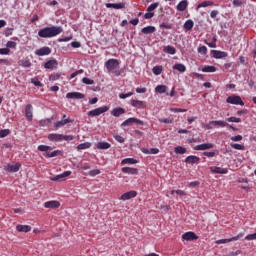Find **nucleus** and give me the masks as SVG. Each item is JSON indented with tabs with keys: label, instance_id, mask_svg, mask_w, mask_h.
Returning <instances> with one entry per match:
<instances>
[{
	"label": "nucleus",
	"instance_id": "obj_64",
	"mask_svg": "<svg viewBox=\"0 0 256 256\" xmlns=\"http://www.w3.org/2000/svg\"><path fill=\"white\" fill-rule=\"evenodd\" d=\"M204 157H215V152H203Z\"/></svg>",
	"mask_w": 256,
	"mask_h": 256
},
{
	"label": "nucleus",
	"instance_id": "obj_17",
	"mask_svg": "<svg viewBox=\"0 0 256 256\" xmlns=\"http://www.w3.org/2000/svg\"><path fill=\"white\" fill-rule=\"evenodd\" d=\"M66 99H85V95L81 92H70L66 94Z\"/></svg>",
	"mask_w": 256,
	"mask_h": 256
},
{
	"label": "nucleus",
	"instance_id": "obj_3",
	"mask_svg": "<svg viewBox=\"0 0 256 256\" xmlns=\"http://www.w3.org/2000/svg\"><path fill=\"white\" fill-rule=\"evenodd\" d=\"M105 67L108 73H115V75H119V72L115 71V69H119V60L113 58L109 59L106 61Z\"/></svg>",
	"mask_w": 256,
	"mask_h": 256
},
{
	"label": "nucleus",
	"instance_id": "obj_57",
	"mask_svg": "<svg viewBox=\"0 0 256 256\" xmlns=\"http://www.w3.org/2000/svg\"><path fill=\"white\" fill-rule=\"evenodd\" d=\"M101 173V170L94 169L89 172L90 177H95L96 175H99Z\"/></svg>",
	"mask_w": 256,
	"mask_h": 256
},
{
	"label": "nucleus",
	"instance_id": "obj_13",
	"mask_svg": "<svg viewBox=\"0 0 256 256\" xmlns=\"http://www.w3.org/2000/svg\"><path fill=\"white\" fill-rule=\"evenodd\" d=\"M182 239L184 241H197L199 236L195 234V232H186L182 235Z\"/></svg>",
	"mask_w": 256,
	"mask_h": 256
},
{
	"label": "nucleus",
	"instance_id": "obj_2",
	"mask_svg": "<svg viewBox=\"0 0 256 256\" xmlns=\"http://www.w3.org/2000/svg\"><path fill=\"white\" fill-rule=\"evenodd\" d=\"M52 150L53 148L51 146H47V145L38 146V151H42L44 157H47L48 159H51L52 157H57V155H61V150H55L53 152H49Z\"/></svg>",
	"mask_w": 256,
	"mask_h": 256
},
{
	"label": "nucleus",
	"instance_id": "obj_21",
	"mask_svg": "<svg viewBox=\"0 0 256 256\" xmlns=\"http://www.w3.org/2000/svg\"><path fill=\"white\" fill-rule=\"evenodd\" d=\"M45 69H57L59 67V62L57 60H49L44 64Z\"/></svg>",
	"mask_w": 256,
	"mask_h": 256
},
{
	"label": "nucleus",
	"instance_id": "obj_34",
	"mask_svg": "<svg viewBox=\"0 0 256 256\" xmlns=\"http://www.w3.org/2000/svg\"><path fill=\"white\" fill-rule=\"evenodd\" d=\"M138 163L135 158H126L121 161V165H136Z\"/></svg>",
	"mask_w": 256,
	"mask_h": 256
},
{
	"label": "nucleus",
	"instance_id": "obj_27",
	"mask_svg": "<svg viewBox=\"0 0 256 256\" xmlns=\"http://www.w3.org/2000/svg\"><path fill=\"white\" fill-rule=\"evenodd\" d=\"M140 150L144 153V155H157V153H159L158 148H151V149L141 148Z\"/></svg>",
	"mask_w": 256,
	"mask_h": 256
},
{
	"label": "nucleus",
	"instance_id": "obj_12",
	"mask_svg": "<svg viewBox=\"0 0 256 256\" xmlns=\"http://www.w3.org/2000/svg\"><path fill=\"white\" fill-rule=\"evenodd\" d=\"M35 55L38 57H44L45 55H51V48L44 46L35 51Z\"/></svg>",
	"mask_w": 256,
	"mask_h": 256
},
{
	"label": "nucleus",
	"instance_id": "obj_15",
	"mask_svg": "<svg viewBox=\"0 0 256 256\" xmlns=\"http://www.w3.org/2000/svg\"><path fill=\"white\" fill-rule=\"evenodd\" d=\"M215 145L213 143L199 144L194 147L195 151H207V149H213Z\"/></svg>",
	"mask_w": 256,
	"mask_h": 256
},
{
	"label": "nucleus",
	"instance_id": "obj_20",
	"mask_svg": "<svg viewBox=\"0 0 256 256\" xmlns=\"http://www.w3.org/2000/svg\"><path fill=\"white\" fill-rule=\"evenodd\" d=\"M25 116L29 121H33V105L31 104L26 105Z\"/></svg>",
	"mask_w": 256,
	"mask_h": 256
},
{
	"label": "nucleus",
	"instance_id": "obj_40",
	"mask_svg": "<svg viewBox=\"0 0 256 256\" xmlns=\"http://www.w3.org/2000/svg\"><path fill=\"white\" fill-rule=\"evenodd\" d=\"M195 23L193 22V20H187L185 23H184V29L186 31H191V29H193Z\"/></svg>",
	"mask_w": 256,
	"mask_h": 256
},
{
	"label": "nucleus",
	"instance_id": "obj_25",
	"mask_svg": "<svg viewBox=\"0 0 256 256\" xmlns=\"http://www.w3.org/2000/svg\"><path fill=\"white\" fill-rule=\"evenodd\" d=\"M172 69H174V71H179V73H185V71H187V67L182 63L174 64Z\"/></svg>",
	"mask_w": 256,
	"mask_h": 256
},
{
	"label": "nucleus",
	"instance_id": "obj_29",
	"mask_svg": "<svg viewBox=\"0 0 256 256\" xmlns=\"http://www.w3.org/2000/svg\"><path fill=\"white\" fill-rule=\"evenodd\" d=\"M189 6V3L187 2V0H182L178 3V5L176 6L177 11H185L187 9V7Z\"/></svg>",
	"mask_w": 256,
	"mask_h": 256
},
{
	"label": "nucleus",
	"instance_id": "obj_60",
	"mask_svg": "<svg viewBox=\"0 0 256 256\" xmlns=\"http://www.w3.org/2000/svg\"><path fill=\"white\" fill-rule=\"evenodd\" d=\"M21 65H22V67L29 68V67H31V61H29V60H22L21 61Z\"/></svg>",
	"mask_w": 256,
	"mask_h": 256
},
{
	"label": "nucleus",
	"instance_id": "obj_44",
	"mask_svg": "<svg viewBox=\"0 0 256 256\" xmlns=\"http://www.w3.org/2000/svg\"><path fill=\"white\" fill-rule=\"evenodd\" d=\"M61 79L60 73H53L49 76V81H59Z\"/></svg>",
	"mask_w": 256,
	"mask_h": 256
},
{
	"label": "nucleus",
	"instance_id": "obj_48",
	"mask_svg": "<svg viewBox=\"0 0 256 256\" xmlns=\"http://www.w3.org/2000/svg\"><path fill=\"white\" fill-rule=\"evenodd\" d=\"M31 83L35 85V87H43V83H41L38 78H32Z\"/></svg>",
	"mask_w": 256,
	"mask_h": 256
},
{
	"label": "nucleus",
	"instance_id": "obj_6",
	"mask_svg": "<svg viewBox=\"0 0 256 256\" xmlns=\"http://www.w3.org/2000/svg\"><path fill=\"white\" fill-rule=\"evenodd\" d=\"M244 236H245V233L241 232L237 236H234V237L229 238V239L216 240L215 243H216V245H223L225 243H231L232 241H239V239H241Z\"/></svg>",
	"mask_w": 256,
	"mask_h": 256
},
{
	"label": "nucleus",
	"instance_id": "obj_37",
	"mask_svg": "<svg viewBox=\"0 0 256 256\" xmlns=\"http://www.w3.org/2000/svg\"><path fill=\"white\" fill-rule=\"evenodd\" d=\"M174 152L177 155H185V153H187V148L182 147V146H177L174 148Z\"/></svg>",
	"mask_w": 256,
	"mask_h": 256
},
{
	"label": "nucleus",
	"instance_id": "obj_41",
	"mask_svg": "<svg viewBox=\"0 0 256 256\" xmlns=\"http://www.w3.org/2000/svg\"><path fill=\"white\" fill-rule=\"evenodd\" d=\"M230 147H232V149H236L237 151H245V146L242 144L230 143Z\"/></svg>",
	"mask_w": 256,
	"mask_h": 256
},
{
	"label": "nucleus",
	"instance_id": "obj_45",
	"mask_svg": "<svg viewBox=\"0 0 256 256\" xmlns=\"http://www.w3.org/2000/svg\"><path fill=\"white\" fill-rule=\"evenodd\" d=\"M39 125L40 127H49L51 125V119L40 120Z\"/></svg>",
	"mask_w": 256,
	"mask_h": 256
},
{
	"label": "nucleus",
	"instance_id": "obj_19",
	"mask_svg": "<svg viewBox=\"0 0 256 256\" xmlns=\"http://www.w3.org/2000/svg\"><path fill=\"white\" fill-rule=\"evenodd\" d=\"M121 171L126 173V175H139V169L137 168L123 167Z\"/></svg>",
	"mask_w": 256,
	"mask_h": 256
},
{
	"label": "nucleus",
	"instance_id": "obj_24",
	"mask_svg": "<svg viewBox=\"0 0 256 256\" xmlns=\"http://www.w3.org/2000/svg\"><path fill=\"white\" fill-rule=\"evenodd\" d=\"M199 161H201V159L197 156H188L186 159H185V163H188L189 165H195V163H199Z\"/></svg>",
	"mask_w": 256,
	"mask_h": 256
},
{
	"label": "nucleus",
	"instance_id": "obj_51",
	"mask_svg": "<svg viewBox=\"0 0 256 256\" xmlns=\"http://www.w3.org/2000/svg\"><path fill=\"white\" fill-rule=\"evenodd\" d=\"M170 111L172 113H187V109L182 108H170Z\"/></svg>",
	"mask_w": 256,
	"mask_h": 256
},
{
	"label": "nucleus",
	"instance_id": "obj_43",
	"mask_svg": "<svg viewBox=\"0 0 256 256\" xmlns=\"http://www.w3.org/2000/svg\"><path fill=\"white\" fill-rule=\"evenodd\" d=\"M152 73L154 75H161V73H163V66H155V67H153Z\"/></svg>",
	"mask_w": 256,
	"mask_h": 256
},
{
	"label": "nucleus",
	"instance_id": "obj_39",
	"mask_svg": "<svg viewBox=\"0 0 256 256\" xmlns=\"http://www.w3.org/2000/svg\"><path fill=\"white\" fill-rule=\"evenodd\" d=\"M90 147H91V142H84V143L79 144V145L77 146V150H78V151H83V150H85V149H90Z\"/></svg>",
	"mask_w": 256,
	"mask_h": 256
},
{
	"label": "nucleus",
	"instance_id": "obj_14",
	"mask_svg": "<svg viewBox=\"0 0 256 256\" xmlns=\"http://www.w3.org/2000/svg\"><path fill=\"white\" fill-rule=\"evenodd\" d=\"M44 207L46 209H59L61 207V203L57 200H51L44 203Z\"/></svg>",
	"mask_w": 256,
	"mask_h": 256
},
{
	"label": "nucleus",
	"instance_id": "obj_56",
	"mask_svg": "<svg viewBox=\"0 0 256 256\" xmlns=\"http://www.w3.org/2000/svg\"><path fill=\"white\" fill-rule=\"evenodd\" d=\"M131 96H133V92H128L126 94L124 93L119 94L120 99H127V97H131Z\"/></svg>",
	"mask_w": 256,
	"mask_h": 256
},
{
	"label": "nucleus",
	"instance_id": "obj_10",
	"mask_svg": "<svg viewBox=\"0 0 256 256\" xmlns=\"http://www.w3.org/2000/svg\"><path fill=\"white\" fill-rule=\"evenodd\" d=\"M130 104L132 105V107H135L136 109H146L147 108V103L145 101H141V100L132 99V100H130Z\"/></svg>",
	"mask_w": 256,
	"mask_h": 256
},
{
	"label": "nucleus",
	"instance_id": "obj_33",
	"mask_svg": "<svg viewBox=\"0 0 256 256\" xmlns=\"http://www.w3.org/2000/svg\"><path fill=\"white\" fill-rule=\"evenodd\" d=\"M217 71V67L211 65H205L202 68L203 73H215Z\"/></svg>",
	"mask_w": 256,
	"mask_h": 256
},
{
	"label": "nucleus",
	"instance_id": "obj_26",
	"mask_svg": "<svg viewBox=\"0 0 256 256\" xmlns=\"http://www.w3.org/2000/svg\"><path fill=\"white\" fill-rule=\"evenodd\" d=\"M67 123H73V120L67 118L61 121H58L54 124L55 129H59L61 127H65V125H67Z\"/></svg>",
	"mask_w": 256,
	"mask_h": 256
},
{
	"label": "nucleus",
	"instance_id": "obj_8",
	"mask_svg": "<svg viewBox=\"0 0 256 256\" xmlns=\"http://www.w3.org/2000/svg\"><path fill=\"white\" fill-rule=\"evenodd\" d=\"M137 197V191L131 190L129 192H125L121 195L120 200L121 201H129V199H135Z\"/></svg>",
	"mask_w": 256,
	"mask_h": 256
},
{
	"label": "nucleus",
	"instance_id": "obj_32",
	"mask_svg": "<svg viewBox=\"0 0 256 256\" xmlns=\"http://www.w3.org/2000/svg\"><path fill=\"white\" fill-rule=\"evenodd\" d=\"M210 125H214V127H227L229 124L223 120H212Z\"/></svg>",
	"mask_w": 256,
	"mask_h": 256
},
{
	"label": "nucleus",
	"instance_id": "obj_1",
	"mask_svg": "<svg viewBox=\"0 0 256 256\" xmlns=\"http://www.w3.org/2000/svg\"><path fill=\"white\" fill-rule=\"evenodd\" d=\"M61 33H63V27L61 26L45 27L38 31V37H41L42 39H51L57 37V35H61Z\"/></svg>",
	"mask_w": 256,
	"mask_h": 256
},
{
	"label": "nucleus",
	"instance_id": "obj_53",
	"mask_svg": "<svg viewBox=\"0 0 256 256\" xmlns=\"http://www.w3.org/2000/svg\"><path fill=\"white\" fill-rule=\"evenodd\" d=\"M198 53H200V55H207V48L205 46L198 47Z\"/></svg>",
	"mask_w": 256,
	"mask_h": 256
},
{
	"label": "nucleus",
	"instance_id": "obj_62",
	"mask_svg": "<svg viewBox=\"0 0 256 256\" xmlns=\"http://www.w3.org/2000/svg\"><path fill=\"white\" fill-rule=\"evenodd\" d=\"M114 139L118 142V143H125V138H123L121 135H115Z\"/></svg>",
	"mask_w": 256,
	"mask_h": 256
},
{
	"label": "nucleus",
	"instance_id": "obj_63",
	"mask_svg": "<svg viewBox=\"0 0 256 256\" xmlns=\"http://www.w3.org/2000/svg\"><path fill=\"white\" fill-rule=\"evenodd\" d=\"M144 17L145 19H153V17H155V13L147 11Z\"/></svg>",
	"mask_w": 256,
	"mask_h": 256
},
{
	"label": "nucleus",
	"instance_id": "obj_55",
	"mask_svg": "<svg viewBox=\"0 0 256 256\" xmlns=\"http://www.w3.org/2000/svg\"><path fill=\"white\" fill-rule=\"evenodd\" d=\"M11 50L8 48H0V55H9Z\"/></svg>",
	"mask_w": 256,
	"mask_h": 256
},
{
	"label": "nucleus",
	"instance_id": "obj_58",
	"mask_svg": "<svg viewBox=\"0 0 256 256\" xmlns=\"http://www.w3.org/2000/svg\"><path fill=\"white\" fill-rule=\"evenodd\" d=\"M230 139L231 141H234V142L243 141V136L236 135V136H232Z\"/></svg>",
	"mask_w": 256,
	"mask_h": 256
},
{
	"label": "nucleus",
	"instance_id": "obj_5",
	"mask_svg": "<svg viewBox=\"0 0 256 256\" xmlns=\"http://www.w3.org/2000/svg\"><path fill=\"white\" fill-rule=\"evenodd\" d=\"M107 111H109V106H102L89 111L88 117H99V115H103V113H107Z\"/></svg>",
	"mask_w": 256,
	"mask_h": 256
},
{
	"label": "nucleus",
	"instance_id": "obj_38",
	"mask_svg": "<svg viewBox=\"0 0 256 256\" xmlns=\"http://www.w3.org/2000/svg\"><path fill=\"white\" fill-rule=\"evenodd\" d=\"M97 149H110L111 148V144H109V142H98L96 144Z\"/></svg>",
	"mask_w": 256,
	"mask_h": 256
},
{
	"label": "nucleus",
	"instance_id": "obj_47",
	"mask_svg": "<svg viewBox=\"0 0 256 256\" xmlns=\"http://www.w3.org/2000/svg\"><path fill=\"white\" fill-rule=\"evenodd\" d=\"M157 7H159V2H155V3L151 4L150 6H148L147 11L150 13H153V11H155V9H157Z\"/></svg>",
	"mask_w": 256,
	"mask_h": 256
},
{
	"label": "nucleus",
	"instance_id": "obj_46",
	"mask_svg": "<svg viewBox=\"0 0 256 256\" xmlns=\"http://www.w3.org/2000/svg\"><path fill=\"white\" fill-rule=\"evenodd\" d=\"M10 133H11V130L9 129L0 130V139L7 137L8 135H10Z\"/></svg>",
	"mask_w": 256,
	"mask_h": 256
},
{
	"label": "nucleus",
	"instance_id": "obj_42",
	"mask_svg": "<svg viewBox=\"0 0 256 256\" xmlns=\"http://www.w3.org/2000/svg\"><path fill=\"white\" fill-rule=\"evenodd\" d=\"M155 91H156V93H160V94L166 93L167 92V86L158 85V86H156Z\"/></svg>",
	"mask_w": 256,
	"mask_h": 256
},
{
	"label": "nucleus",
	"instance_id": "obj_7",
	"mask_svg": "<svg viewBox=\"0 0 256 256\" xmlns=\"http://www.w3.org/2000/svg\"><path fill=\"white\" fill-rule=\"evenodd\" d=\"M21 169V163L7 164L4 166V171L8 173H17Z\"/></svg>",
	"mask_w": 256,
	"mask_h": 256
},
{
	"label": "nucleus",
	"instance_id": "obj_54",
	"mask_svg": "<svg viewBox=\"0 0 256 256\" xmlns=\"http://www.w3.org/2000/svg\"><path fill=\"white\" fill-rule=\"evenodd\" d=\"M246 241H256V233L254 234H249L245 237Z\"/></svg>",
	"mask_w": 256,
	"mask_h": 256
},
{
	"label": "nucleus",
	"instance_id": "obj_11",
	"mask_svg": "<svg viewBox=\"0 0 256 256\" xmlns=\"http://www.w3.org/2000/svg\"><path fill=\"white\" fill-rule=\"evenodd\" d=\"M211 173H215L217 175H227L229 173V170L227 168L212 166L210 167Z\"/></svg>",
	"mask_w": 256,
	"mask_h": 256
},
{
	"label": "nucleus",
	"instance_id": "obj_30",
	"mask_svg": "<svg viewBox=\"0 0 256 256\" xmlns=\"http://www.w3.org/2000/svg\"><path fill=\"white\" fill-rule=\"evenodd\" d=\"M16 231L19 233H29L31 231V226L29 225H17L16 226Z\"/></svg>",
	"mask_w": 256,
	"mask_h": 256
},
{
	"label": "nucleus",
	"instance_id": "obj_52",
	"mask_svg": "<svg viewBox=\"0 0 256 256\" xmlns=\"http://www.w3.org/2000/svg\"><path fill=\"white\" fill-rule=\"evenodd\" d=\"M72 39H73V36L70 35V36H67V37L60 38L58 41L60 43H67V42L71 41Z\"/></svg>",
	"mask_w": 256,
	"mask_h": 256
},
{
	"label": "nucleus",
	"instance_id": "obj_49",
	"mask_svg": "<svg viewBox=\"0 0 256 256\" xmlns=\"http://www.w3.org/2000/svg\"><path fill=\"white\" fill-rule=\"evenodd\" d=\"M226 121H228V123H241V118L229 117L226 118Z\"/></svg>",
	"mask_w": 256,
	"mask_h": 256
},
{
	"label": "nucleus",
	"instance_id": "obj_4",
	"mask_svg": "<svg viewBox=\"0 0 256 256\" xmlns=\"http://www.w3.org/2000/svg\"><path fill=\"white\" fill-rule=\"evenodd\" d=\"M226 103H229L230 105H240L241 107L245 106V102H243L241 96L238 95L228 96L226 99Z\"/></svg>",
	"mask_w": 256,
	"mask_h": 256
},
{
	"label": "nucleus",
	"instance_id": "obj_22",
	"mask_svg": "<svg viewBox=\"0 0 256 256\" xmlns=\"http://www.w3.org/2000/svg\"><path fill=\"white\" fill-rule=\"evenodd\" d=\"M107 9H125V3H107L106 4Z\"/></svg>",
	"mask_w": 256,
	"mask_h": 256
},
{
	"label": "nucleus",
	"instance_id": "obj_16",
	"mask_svg": "<svg viewBox=\"0 0 256 256\" xmlns=\"http://www.w3.org/2000/svg\"><path fill=\"white\" fill-rule=\"evenodd\" d=\"M48 141H52L53 143H59L63 141V134L51 133L48 135Z\"/></svg>",
	"mask_w": 256,
	"mask_h": 256
},
{
	"label": "nucleus",
	"instance_id": "obj_18",
	"mask_svg": "<svg viewBox=\"0 0 256 256\" xmlns=\"http://www.w3.org/2000/svg\"><path fill=\"white\" fill-rule=\"evenodd\" d=\"M212 57L214 59H225L227 57V52L219 51V50H212L211 51Z\"/></svg>",
	"mask_w": 256,
	"mask_h": 256
},
{
	"label": "nucleus",
	"instance_id": "obj_31",
	"mask_svg": "<svg viewBox=\"0 0 256 256\" xmlns=\"http://www.w3.org/2000/svg\"><path fill=\"white\" fill-rule=\"evenodd\" d=\"M141 31L144 35H151L152 33H155V31H157V28H155L154 26H147L142 28Z\"/></svg>",
	"mask_w": 256,
	"mask_h": 256
},
{
	"label": "nucleus",
	"instance_id": "obj_35",
	"mask_svg": "<svg viewBox=\"0 0 256 256\" xmlns=\"http://www.w3.org/2000/svg\"><path fill=\"white\" fill-rule=\"evenodd\" d=\"M164 53H168V55H175L177 50L173 46H165L163 49Z\"/></svg>",
	"mask_w": 256,
	"mask_h": 256
},
{
	"label": "nucleus",
	"instance_id": "obj_9",
	"mask_svg": "<svg viewBox=\"0 0 256 256\" xmlns=\"http://www.w3.org/2000/svg\"><path fill=\"white\" fill-rule=\"evenodd\" d=\"M133 123H136L137 125H143V121L137 118H128L127 120H125L121 126L122 127H129L131 125H133Z\"/></svg>",
	"mask_w": 256,
	"mask_h": 256
},
{
	"label": "nucleus",
	"instance_id": "obj_59",
	"mask_svg": "<svg viewBox=\"0 0 256 256\" xmlns=\"http://www.w3.org/2000/svg\"><path fill=\"white\" fill-rule=\"evenodd\" d=\"M75 137L73 135H63L62 141H73Z\"/></svg>",
	"mask_w": 256,
	"mask_h": 256
},
{
	"label": "nucleus",
	"instance_id": "obj_28",
	"mask_svg": "<svg viewBox=\"0 0 256 256\" xmlns=\"http://www.w3.org/2000/svg\"><path fill=\"white\" fill-rule=\"evenodd\" d=\"M125 114V109L121 108V107H117L114 108L111 111V115H113V117H121V115Z\"/></svg>",
	"mask_w": 256,
	"mask_h": 256
},
{
	"label": "nucleus",
	"instance_id": "obj_36",
	"mask_svg": "<svg viewBox=\"0 0 256 256\" xmlns=\"http://www.w3.org/2000/svg\"><path fill=\"white\" fill-rule=\"evenodd\" d=\"M215 3L213 1H203L200 4H198L197 9H201L203 7H213Z\"/></svg>",
	"mask_w": 256,
	"mask_h": 256
},
{
	"label": "nucleus",
	"instance_id": "obj_50",
	"mask_svg": "<svg viewBox=\"0 0 256 256\" xmlns=\"http://www.w3.org/2000/svg\"><path fill=\"white\" fill-rule=\"evenodd\" d=\"M6 47L8 49H17V42H13V41H8L6 43Z\"/></svg>",
	"mask_w": 256,
	"mask_h": 256
},
{
	"label": "nucleus",
	"instance_id": "obj_23",
	"mask_svg": "<svg viewBox=\"0 0 256 256\" xmlns=\"http://www.w3.org/2000/svg\"><path fill=\"white\" fill-rule=\"evenodd\" d=\"M69 175H71V171H65L62 174L52 177L51 181H61V180L65 179V177H69Z\"/></svg>",
	"mask_w": 256,
	"mask_h": 256
},
{
	"label": "nucleus",
	"instance_id": "obj_61",
	"mask_svg": "<svg viewBox=\"0 0 256 256\" xmlns=\"http://www.w3.org/2000/svg\"><path fill=\"white\" fill-rule=\"evenodd\" d=\"M82 82L85 83V85H93L94 81L92 79H89L87 77L82 79Z\"/></svg>",
	"mask_w": 256,
	"mask_h": 256
}]
</instances>
